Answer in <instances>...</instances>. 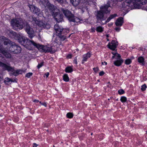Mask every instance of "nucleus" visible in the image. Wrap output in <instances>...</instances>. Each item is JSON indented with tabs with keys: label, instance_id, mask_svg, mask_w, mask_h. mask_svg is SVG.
<instances>
[{
	"label": "nucleus",
	"instance_id": "nucleus-1",
	"mask_svg": "<svg viewBox=\"0 0 147 147\" xmlns=\"http://www.w3.org/2000/svg\"><path fill=\"white\" fill-rule=\"evenodd\" d=\"M11 24L13 28L16 30L22 29L24 26L26 31L29 35L30 38H32L34 36L32 28L30 27L28 23L26 22L23 23L22 21L19 19H13L11 21Z\"/></svg>",
	"mask_w": 147,
	"mask_h": 147
},
{
	"label": "nucleus",
	"instance_id": "nucleus-2",
	"mask_svg": "<svg viewBox=\"0 0 147 147\" xmlns=\"http://www.w3.org/2000/svg\"><path fill=\"white\" fill-rule=\"evenodd\" d=\"M110 7V5L107 4L100 7L101 10L97 11L96 15L97 20L102 21L105 20L106 18L104 17V13H107L110 12V10L108 9Z\"/></svg>",
	"mask_w": 147,
	"mask_h": 147
},
{
	"label": "nucleus",
	"instance_id": "nucleus-3",
	"mask_svg": "<svg viewBox=\"0 0 147 147\" xmlns=\"http://www.w3.org/2000/svg\"><path fill=\"white\" fill-rule=\"evenodd\" d=\"M0 65L2 66V67L5 70L8 71H11L10 73V75L12 76L13 75L15 76H18V75L22 74L23 71L21 69H17L15 70L13 68L10 66L7 65L2 63H0Z\"/></svg>",
	"mask_w": 147,
	"mask_h": 147
},
{
	"label": "nucleus",
	"instance_id": "nucleus-4",
	"mask_svg": "<svg viewBox=\"0 0 147 147\" xmlns=\"http://www.w3.org/2000/svg\"><path fill=\"white\" fill-rule=\"evenodd\" d=\"M11 33L14 36V38L17 40L18 42L21 44L24 45L25 47L26 46V39L21 34H17L16 32H12Z\"/></svg>",
	"mask_w": 147,
	"mask_h": 147
},
{
	"label": "nucleus",
	"instance_id": "nucleus-5",
	"mask_svg": "<svg viewBox=\"0 0 147 147\" xmlns=\"http://www.w3.org/2000/svg\"><path fill=\"white\" fill-rule=\"evenodd\" d=\"M65 16L67 18L69 22H75V19L74 15L72 14L70 11L67 10H65L63 8L61 9Z\"/></svg>",
	"mask_w": 147,
	"mask_h": 147
},
{
	"label": "nucleus",
	"instance_id": "nucleus-6",
	"mask_svg": "<svg viewBox=\"0 0 147 147\" xmlns=\"http://www.w3.org/2000/svg\"><path fill=\"white\" fill-rule=\"evenodd\" d=\"M52 15L57 22H59L63 21V15L60 13L59 10L58 9H55Z\"/></svg>",
	"mask_w": 147,
	"mask_h": 147
},
{
	"label": "nucleus",
	"instance_id": "nucleus-7",
	"mask_svg": "<svg viewBox=\"0 0 147 147\" xmlns=\"http://www.w3.org/2000/svg\"><path fill=\"white\" fill-rule=\"evenodd\" d=\"M54 29L55 30L57 34V36L61 37V34L63 33H64V29H63L62 27L59 26L57 24H56L54 26Z\"/></svg>",
	"mask_w": 147,
	"mask_h": 147
},
{
	"label": "nucleus",
	"instance_id": "nucleus-8",
	"mask_svg": "<svg viewBox=\"0 0 147 147\" xmlns=\"http://www.w3.org/2000/svg\"><path fill=\"white\" fill-rule=\"evenodd\" d=\"M26 45L30 46H33L34 47L39 49L40 45L36 43L33 40H30L29 39H27Z\"/></svg>",
	"mask_w": 147,
	"mask_h": 147
},
{
	"label": "nucleus",
	"instance_id": "nucleus-9",
	"mask_svg": "<svg viewBox=\"0 0 147 147\" xmlns=\"http://www.w3.org/2000/svg\"><path fill=\"white\" fill-rule=\"evenodd\" d=\"M118 45V42L117 41L113 40L108 45L110 49L114 51L115 50Z\"/></svg>",
	"mask_w": 147,
	"mask_h": 147
},
{
	"label": "nucleus",
	"instance_id": "nucleus-10",
	"mask_svg": "<svg viewBox=\"0 0 147 147\" xmlns=\"http://www.w3.org/2000/svg\"><path fill=\"white\" fill-rule=\"evenodd\" d=\"M131 2L133 3H139V4L140 5H146V6H147L146 0H132Z\"/></svg>",
	"mask_w": 147,
	"mask_h": 147
},
{
	"label": "nucleus",
	"instance_id": "nucleus-11",
	"mask_svg": "<svg viewBox=\"0 0 147 147\" xmlns=\"http://www.w3.org/2000/svg\"><path fill=\"white\" fill-rule=\"evenodd\" d=\"M35 18H33V20L35 21V22L36 24L40 27H46V23L45 22H43L42 21H38L37 20H35Z\"/></svg>",
	"mask_w": 147,
	"mask_h": 147
},
{
	"label": "nucleus",
	"instance_id": "nucleus-12",
	"mask_svg": "<svg viewBox=\"0 0 147 147\" xmlns=\"http://www.w3.org/2000/svg\"><path fill=\"white\" fill-rule=\"evenodd\" d=\"M123 23V18L120 17L118 18L115 22V24L117 26H121Z\"/></svg>",
	"mask_w": 147,
	"mask_h": 147
},
{
	"label": "nucleus",
	"instance_id": "nucleus-13",
	"mask_svg": "<svg viewBox=\"0 0 147 147\" xmlns=\"http://www.w3.org/2000/svg\"><path fill=\"white\" fill-rule=\"evenodd\" d=\"M90 53H89L83 55L82 57V63L84 64V62L86 61L88 59L90 58Z\"/></svg>",
	"mask_w": 147,
	"mask_h": 147
},
{
	"label": "nucleus",
	"instance_id": "nucleus-14",
	"mask_svg": "<svg viewBox=\"0 0 147 147\" xmlns=\"http://www.w3.org/2000/svg\"><path fill=\"white\" fill-rule=\"evenodd\" d=\"M123 61L122 59H117L116 61L114 62V64L116 66H119L122 64Z\"/></svg>",
	"mask_w": 147,
	"mask_h": 147
},
{
	"label": "nucleus",
	"instance_id": "nucleus-15",
	"mask_svg": "<svg viewBox=\"0 0 147 147\" xmlns=\"http://www.w3.org/2000/svg\"><path fill=\"white\" fill-rule=\"evenodd\" d=\"M40 4L43 5L45 7L49 5V3L48 0H40Z\"/></svg>",
	"mask_w": 147,
	"mask_h": 147
},
{
	"label": "nucleus",
	"instance_id": "nucleus-16",
	"mask_svg": "<svg viewBox=\"0 0 147 147\" xmlns=\"http://www.w3.org/2000/svg\"><path fill=\"white\" fill-rule=\"evenodd\" d=\"M14 50L13 53L17 54L20 53L21 51V48L19 46L15 45V46L14 47Z\"/></svg>",
	"mask_w": 147,
	"mask_h": 147
},
{
	"label": "nucleus",
	"instance_id": "nucleus-17",
	"mask_svg": "<svg viewBox=\"0 0 147 147\" xmlns=\"http://www.w3.org/2000/svg\"><path fill=\"white\" fill-rule=\"evenodd\" d=\"M32 9H33V12L34 13L37 15L39 16V14H40V9L38 8L33 6L32 7Z\"/></svg>",
	"mask_w": 147,
	"mask_h": 147
},
{
	"label": "nucleus",
	"instance_id": "nucleus-18",
	"mask_svg": "<svg viewBox=\"0 0 147 147\" xmlns=\"http://www.w3.org/2000/svg\"><path fill=\"white\" fill-rule=\"evenodd\" d=\"M47 49H48V46L40 45L39 49H41V51L42 52L46 53L47 52Z\"/></svg>",
	"mask_w": 147,
	"mask_h": 147
},
{
	"label": "nucleus",
	"instance_id": "nucleus-19",
	"mask_svg": "<svg viewBox=\"0 0 147 147\" xmlns=\"http://www.w3.org/2000/svg\"><path fill=\"white\" fill-rule=\"evenodd\" d=\"M15 45H11L8 47H7V51L13 53L14 50V47L15 46Z\"/></svg>",
	"mask_w": 147,
	"mask_h": 147
},
{
	"label": "nucleus",
	"instance_id": "nucleus-20",
	"mask_svg": "<svg viewBox=\"0 0 147 147\" xmlns=\"http://www.w3.org/2000/svg\"><path fill=\"white\" fill-rule=\"evenodd\" d=\"M73 5L76 6L80 4V0H70Z\"/></svg>",
	"mask_w": 147,
	"mask_h": 147
},
{
	"label": "nucleus",
	"instance_id": "nucleus-21",
	"mask_svg": "<svg viewBox=\"0 0 147 147\" xmlns=\"http://www.w3.org/2000/svg\"><path fill=\"white\" fill-rule=\"evenodd\" d=\"M47 7L52 12V14L53 13V11H54L55 9H57V8H56V7H54L53 5H50L49 3V5L47 6Z\"/></svg>",
	"mask_w": 147,
	"mask_h": 147
},
{
	"label": "nucleus",
	"instance_id": "nucleus-22",
	"mask_svg": "<svg viewBox=\"0 0 147 147\" xmlns=\"http://www.w3.org/2000/svg\"><path fill=\"white\" fill-rule=\"evenodd\" d=\"M138 61L140 63H142L143 65H144V59L142 57H140L138 58Z\"/></svg>",
	"mask_w": 147,
	"mask_h": 147
},
{
	"label": "nucleus",
	"instance_id": "nucleus-23",
	"mask_svg": "<svg viewBox=\"0 0 147 147\" xmlns=\"http://www.w3.org/2000/svg\"><path fill=\"white\" fill-rule=\"evenodd\" d=\"M12 81L11 79L8 78H6L5 79L4 82L5 84H8L10 82Z\"/></svg>",
	"mask_w": 147,
	"mask_h": 147
},
{
	"label": "nucleus",
	"instance_id": "nucleus-24",
	"mask_svg": "<svg viewBox=\"0 0 147 147\" xmlns=\"http://www.w3.org/2000/svg\"><path fill=\"white\" fill-rule=\"evenodd\" d=\"M65 71L66 72L71 73L73 71V69L71 67H68L65 68Z\"/></svg>",
	"mask_w": 147,
	"mask_h": 147
},
{
	"label": "nucleus",
	"instance_id": "nucleus-25",
	"mask_svg": "<svg viewBox=\"0 0 147 147\" xmlns=\"http://www.w3.org/2000/svg\"><path fill=\"white\" fill-rule=\"evenodd\" d=\"M63 80L65 82H68L69 80V78L67 74H65L63 76Z\"/></svg>",
	"mask_w": 147,
	"mask_h": 147
},
{
	"label": "nucleus",
	"instance_id": "nucleus-26",
	"mask_svg": "<svg viewBox=\"0 0 147 147\" xmlns=\"http://www.w3.org/2000/svg\"><path fill=\"white\" fill-rule=\"evenodd\" d=\"M47 49V52H51L52 53H53L55 52V51L54 50H53L52 47H48V49Z\"/></svg>",
	"mask_w": 147,
	"mask_h": 147
},
{
	"label": "nucleus",
	"instance_id": "nucleus-27",
	"mask_svg": "<svg viewBox=\"0 0 147 147\" xmlns=\"http://www.w3.org/2000/svg\"><path fill=\"white\" fill-rule=\"evenodd\" d=\"M96 31L99 32H102L103 31V28L101 26H99L96 27Z\"/></svg>",
	"mask_w": 147,
	"mask_h": 147
},
{
	"label": "nucleus",
	"instance_id": "nucleus-28",
	"mask_svg": "<svg viewBox=\"0 0 147 147\" xmlns=\"http://www.w3.org/2000/svg\"><path fill=\"white\" fill-rule=\"evenodd\" d=\"M5 53H2L7 58H10L11 57V55L8 53L6 52V51L4 50Z\"/></svg>",
	"mask_w": 147,
	"mask_h": 147
},
{
	"label": "nucleus",
	"instance_id": "nucleus-29",
	"mask_svg": "<svg viewBox=\"0 0 147 147\" xmlns=\"http://www.w3.org/2000/svg\"><path fill=\"white\" fill-rule=\"evenodd\" d=\"M10 41L9 40H7V41H5L4 42V45H7L8 46V47H9L11 45V44L10 43Z\"/></svg>",
	"mask_w": 147,
	"mask_h": 147
},
{
	"label": "nucleus",
	"instance_id": "nucleus-30",
	"mask_svg": "<svg viewBox=\"0 0 147 147\" xmlns=\"http://www.w3.org/2000/svg\"><path fill=\"white\" fill-rule=\"evenodd\" d=\"M66 116L68 118H71L73 117V114L71 113H68L67 114Z\"/></svg>",
	"mask_w": 147,
	"mask_h": 147
},
{
	"label": "nucleus",
	"instance_id": "nucleus-31",
	"mask_svg": "<svg viewBox=\"0 0 147 147\" xmlns=\"http://www.w3.org/2000/svg\"><path fill=\"white\" fill-rule=\"evenodd\" d=\"M120 100L121 101L123 102H125L127 100V98H126L124 96H122L121 97Z\"/></svg>",
	"mask_w": 147,
	"mask_h": 147
},
{
	"label": "nucleus",
	"instance_id": "nucleus-32",
	"mask_svg": "<svg viewBox=\"0 0 147 147\" xmlns=\"http://www.w3.org/2000/svg\"><path fill=\"white\" fill-rule=\"evenodd\" d=\"M88 0H80V5L82 3H86L87 4L88 3Z\"/></svg>",
	"mask_w": 147,
	"mask_h": 147
},
{
	"label": "nucleus",
	"instance_id": "nucleus-33",
	"mask_svg": "<svg viewBox=\"0 0 147 147\" xmlns=\"http://www.w3.org/2000/svg\"><path fill=\"white\" fill-rule=\"evenodd\" d=\"M0 52L1 53H5L3 47V46L1 44H0Z\"/></svg>",
	"mask_w": 147,
	"mask_h": 147
},
{
	"label": "nucleus",
	"instance_id": "nucleus-34",
	"mask_svg": "<svg viewBox=\"0 0 147 147\" xmlns=\"http://www.w3.org/2000/svg\"><path fill=\"white\" fill-rule=\"evenodd\" d=\"M131 60L130 59H126L125 61V63L126 64L129 65L130 64L131 62Z\"/></svg>",
	"mask_w": 147,
	"mask_h": 147
},
{
	"label": "nucleus",
	"instance_id": "nucleus-35",
	"mask_svg": "<svg viewBox=\"0 0 147 147\" xmlns=\"http://www.w3.org/2000/svg\"><path fill=\"white\" fill-rule=\"evenodd\" d=\"M147 86L145 84H144V85H142L141 86V90L142 91H144L146 88Z\"/></svg>",
	"mask_w": 147,
	"mask_h": 147
},
{
	"label": "nucleus",
	"instance_id": "nucleus-36",
	"mask_svg": "<svg viewBox=\"0 0 147 147\" xmlns=\"http://www.w3.org/2000/svg\"><path fill=\"white\" fill-rule=\"evenodd\" d=\"M32 75V73L29 72L26 74V77L27 78H29Z\"/></svg>",
	"mask_w": 147,
	"mask_h": 147
},
{
	"label": "nucleus",
	"instance_id": "nucleus-37",
	"mask_svg": "<svg viewBox=\"0 0 147 147\" xmlns=\"http://www.w3.org/2000/svg\"><path fill=\"white\" fill-rule=\"evenodd\" d=\"M124 93V90L122 89H120L118 90V93L119 94H122Z\"/></svg>",
	"mask_w": 147,
	"mask_h": 147
},
{
	"label": "nucleus",
	"instance_id": "nucleus-38",
	"mask_svg": "<svg viewBox=\"0 0 147 147\" xmlns=\"http://www.w3.org/2000/svg\"><path fill=\"white\" fill-rule=\"evenodd\" d=\"M44 62L43 61L42 62H41L39 64L38 66H37V67L38 69L40 68V67H42L43 65Z\"/></svg>",
	"mask_w": 147,
	"mask_h": 147
},
{
	"label": "nucleus",
	"instance_id": "nucleus-39",
	"mask_svg": "<svg viewBox=\"0 0 147 147\" xmlns=\"http://www.w3.org/2000/svg\"><path fill=\"white\" fill-rule=\"evenodd\" d=\"M57 1L61 4H62L66 1V0H55Z\"/></svg>",
	"mask_w": 147,
	"mask_h": 147
},
{
	"label": "nucleus",
	"instance_id": "nucleus-40",
	"mask_svg": "<svg viewBox=\"0 0 147 147\" xmlns=\"http://www.w3.org/2000/svg\"><path fill=\"white\" fill-rule=\"evenodd\" d=\"M117 16V15L116 14H114L111 15L109 17L111 19H112L114 17H116Z\"/></svg>",
	"mask_w": 147,
	"mask_h": 147
},
{
	"label": "nucleus",
	"instance_id": "nucleus-41",
	"mask_svg": "<svg viewBox=\"0 0 147 147\" xmlns=\"http://www.w3.org/2000/svg\"><path fill=\"white\" fill-rule=\"evenodd\" d=\"M93 69L95 72L96 73L98 72L99 71V69L98 67H96L94 68H93Z\"/></svg>",
	"mask_w": 147,
	"mask_h": 147
},
{
	"label": "nucleus",
	"instance_id": "nucleus-42",
	"mask_svg": "<svg viewBox=\"0 0 147 147\" xmlns=\"http://www.w3.org/2000/svg\"><path fill=\"white\" fill-rule=\"evenodd\" d=\"M115 56L117 57V59H122L121 57V56L119 54L117 53L116 55H115Z\"/></svg>",
	"mask_w": 147,
	"mask_h": 147
},
{
	"label": "nucleus",
	"instance_id": "nucleus-43",
	"mask_svg": "<svg viewBox=\"0 0 147 147\" xmlns=\"http://www.w3.org/2000/svg\"><path fill=\"white\" fill-rule=\"evenodd\" d=\"M39 103L41 105H44L45 106V107H47V105L46 104V102H44V103H42L41 102H40Z\"/></svg>",
	"mask_w": 147,
	"mask_h": 147
},
{
	"label": "nucleus",
	"instance_id": "nucleus-44",
	"mask_svg": "<svg viewBox=\"0 0 147 147\" xmlns=\"http://www.w3.org/2000/svg\"><path fill=\"white\" fill-rule=\"evenodd\" d=\"M111 19L109 17L106 21L105 24L109 22Z\"/></svg>",
	"mask_w": 147,
	"mask_h": 147
},
{
	"label": "nucleus",
	"instance_id": "nucleus-45",
	"mask_svg": "<svg viewBox=\"0 0 147 147\" xmlns=\"http://www.w3.org/2000/svg\"><path fill=\"white\" fill-rule=\"evenodd\" d=\"M104 74V72L103 71H101L99 73V75L100 76H103Z\"/></svg>",
	"mask_w": 147,
	"mask_h": 147
},
{
	"label": "nucleus",
	"instance_id": "nucleus-46",
	"mask_svg": "<svg viewBox=\"0 0 147 147\" xmlns=\"http://www.w3.org/2000/svg\"><path fill=\"white\" fill-rule=\"evenodd\" d=\"M120 29V28L118 27H117L115 28V30H116L117 32L119 31Z\"/></svg>",
	"mask_w": 147,
	"mask_h": 147
},
{
	"label": "nucleus",
	"instance_id": "nucleus-47",
	"mask_svg": "<svg viewBox=\"0 0 147 147\" xmlns=\"http://www.w3.org/2000/svg\"><path fill=\"white\" fill-rule=\"evenodd\" d=\"M38 145V144H36L35 143L33 144V147H36Z\"/></svg>",
	"mask_w": 147,
	"mask_h": 147
},
{
	"label": "nucleus",
	"instance_id": "nucleus-48",
	"mask_svg": "<svg viewBox=\"0 0 147 147\" xmlns=\"http://www.w3.org/2000/svg\"><path fill=\"white\" fill-rule=\"evenodd\" d=\"M45 75L46 76V77H48L49 75V72H47L45 74Z\"/></svg>",
	"mask_w": 147,
	"mask_h": 147
},
{
	"label": "nucleus",
	"instance_id": "nucleus-49",
	"mask_svg": "<svg viewBox=\"0 0 147 147\" xmlns=\"http://www.w3.org/2000/svg\"><path fill=\"white\" fill-rule=\"evenodd\" d=\"M67 57L69 58H71L72 57V55H68L67 56Z\"/></svg>",
	"mask_w": 147,
	"mask_h": 147
},
{
	"label": "nucleus",
	"instance_id": "nucleus-50",
	"mask_svg": "<svg viewBox=\"0 0 147 147\" xmlns=\"http://www.w3.org/2000/svg\"><path fill=\"white\" fill-rule=\"evenodd\" d=\"M74 62L76 64H77V59L76 58L74 60Z\"/></svg>",
	"mask_w": 147,
	"mask_h": 147
},
{
	"label": "nucleus",
	"instance_id": "nucleus-51",
	"mask_svg": "<svg viewBox=\"0 0 147 147\" xmlns=\"http://www.w3.org/2000/svg\"><path fill=\"white\" fill-rule=\"evenodd\" d=\"M112 53L113 55H116V54H117V53H116V52L115 51L114 52H112Z\"/></svg>",
	"mask_w": 147,
	"mask_h": 147
},
{
	"label": "nucleus",
	"instance_id": "nucleus-52",
	"mask_svg": "<svg viewBox=\"0 0 147 147\" xmlns=\"http://www.w3.org/2000/svg\"><path fill=\"white\" fill-rule=\"evenodd\" d=\"M33 102H39V100H35L33 101Z\"/></svg>",
	"mask_w": 147,
	"mask_h": 147
},
{
	"label": "nucleus",
	"instance_id": "nucleus-53",
	"mask_svg": "<svg viewBox=\"0 0 147 147\" xmlns=\"http://www.w3.org/2000/svg\"><path fill=\"white\" fill-rule=\"evenodd\" d=\"M108 26H111L113 25V23H111V24H108Z\"/></svg>",
	"mask_w": 147,
	"mask_h": 147
},
{
	"label": "nucleus",
	"instance_id": "nucleus-54",
	"mask_svg": "<svg viewBox=\"0 0 147 147\" xmlns=\"http://www.w3.org/2000/svg\"><path fill=\"white\" fill-rule=\"evenodd\" d=\"M103 63H105V65H107V62L105 61L104 62H102V64L103 65Z\"/></svg>",
	"mask_w": 147,
	"mask_h": 147
},
{
	"label": "nucleus",
	"instance_id": "nucleus-55",
	"mask_svg": "<svg viewBox=\"0 0 147 147\" xmlns=\"http://www.w3.org/2000/svg\"><path fill=\"white\" fill-rule=\"evenodd\" d=\"M115 55H114V56H113L112 57V59H113L114 58H115Z\"/></svg>",
	"mask_w": 147,
	"mask_h": 147
},
{
	"label": "nucleus",
	"instance_id": "nucleus-56",
	"mask_svg": "<svg viewBox=\"0 0 147 147\" xmlns=\"http://www.w3.org/2000/svg\"><path fill=\"white\" fill-rule=\"evenodd\" d=\"M63 37L64 38V39H63V40H64L65 38V37L64 36H63Z\"/></svg>",
	"mask_w": 147,
	"mask_h": 147
},
{
	"label": "nucleus",
	"instance_id": "nucleus-57",
	"mask_svg": "<svg viewBox=\"0 0 147 147\" xmlns=\"http://www.w3.org/2000/svg\"><path fill=\"white\" fill-rule=\"evenodd\" d=\"M106 36H107V37H109L108 35H106Z\"/></svg>",
	"mask_w": 147,
	"mask_h": 147
},
{
	"label": "nucleus",
	"instance_id": "nucleus-58",
	"mask_svg": "<svg viewBox=\"0 0 147 147\" xmlns=\"http://www.w3.org/2000/svg\"><path fill=\"white\" fill-rule=\"evenodd\" d=\"M1 77L0 76V81H1Z\"/></svg>",
	"mask_w": 147,
	"mask_h": 147
},
{
	"label": "nucleus",
	"instance_id": "nucleus-59",
	"mask_svg": "<svg viewBox=\"0 0 147 147\" xmlns=\"http://www.w3.org/2000/svg\"><path fill=\"white\" fill-rule=\"evenodd\" d=\"M92 134H93L92 133H91V135H92Z\"/></svg>",
	"mask_w": 147,
	"mask_h": 147
},
{
	"label": "nucleus",
	"instance_id": "nucleus-60",
	"mask_svg": "<svg viewBox=\"0 0 147 147\" xmlns=\"http://www.w3.org/2000/svg\"><path fill=\"white\" fill-rule=\"evenodd\" d=\"M85 6H83V7H82V8H83V7H84Z\"/></svg>",
	"mask_w": 147,
	"mask_h": 147
},
{
	"label": "nucleus",
	"instance_id": "nucleus-61",
	"mask_svg": "<svg viewBox=\"0 0 147 147\" xmlns=\"http://www.w3.org/2000/svg\"><path fill=\"white\" fill-rule=\"evenodd\" d=\"M0 63H1V62H0ZM0 66L2 67V66H1L0 65Z\"/></svg>",
	"mask_w": 147,
	"mask_h": 147
},
{
	"label": "nucleus",
	"instance_id": "nucleus-62",
	"mask_svg": "<svg viewBox=\"0 0 147 147\" xmlns=\"http://www.w3.org/2000/svg\"><path fill=\"white\" fill-rule=\"evenodd\" d=\"M53 147H55V146L54 145Z\"/></svg>",
	"mask_w": 147,
	"mask_h": 147
},
{
	"label": "nucleus",
	"instance_id": "nucleus-63",
	"mask_svg": "<svg viewBox=\"0 0 147 147\" xmlns=\"http://www.w3.org/2000/svg\"><path fill=\"white\" fill-rule=\"evenodd\" d=\"M146 133H147V131H146Z\"/></svg>",
	"mask_w": 147,
	"mask_h": 147
},
{
	"label": "nucleus",
	"instance_id": "nucleus-64",
	"mask_svg": "<svg viewBox=\"0 0 147 147\" xmlns=\"http://www.w3.org/2000/svg\"><path fill=\"white\" fill-rule=\"evenodd\" d=\"M146 139H147V138H146Z\"/></svg>",
	"mask_w": 147,
	"mask_h": 147
}]
</instances>
